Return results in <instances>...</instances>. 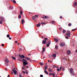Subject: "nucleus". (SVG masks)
I'll use <instances>...</instances> for the list:
<instances>
[{
  "mask_svg": "<svg viewBox=\"0 0 77 77\" xmlns=\"http://www.w3.org/2000/svg\"><path fill=\"white\" fill-rule=\"evenodd\" d=\"M15 69H13L12 70L14 72V75H16V74H17V70H15Z\"/></svg>",
  "mask_w": 77,
  "mask_h": 77,
  "instance_id": "1",
  "label": "nucleus"
},
{
  "mask_svg": "<svg viewBox=\"0 0 77 77\" xmlns=\"http://www.w3.org/2000/svg\"><path fill=\"white\" fill-rule=\"evenodd\" d=\"M69 72L70 74L72 72H74V69L72 68L70 69L69 70Z\"/></svg>",
  "mask_w": 77,
  "mask_h": 77,
  "instance_id": "2",
  "label": "nucleus"
},
{
  "mask_svg": "<svg viewBox=\"0 0 77 77\" xmlns=\"http://www.w3.org/2000/svg\"><path fill=\"white\" fill-rule=\"evenodd\" d=\"M25 58H26V59L27 60H29V61H30V62H31V61H32V59L28 57H25Z\"/></svg>",
  "mask_w": 77,
  "mask_h": 77,
  "instance_id": "3",
  "label": "nucleus"
},
{
  "mask_svg": "<svg viewBox=\"0 0 77 77\" xmlns=\"http://www.w3.org/2000/svg\"><path fill=\"white\" fill-rule=\"evenodd\" d=\"M50 43H51V42H49V41H48L47 42L46 44H47V47H48V46H49V45H50Z\"/></svg>",
  "mask_w": 77,
  "mask_h": 77,
  "instance_id": "4",
  "label": "nucleus"
},
{
  "mask_svg": "<svg viewBox=\"0 0 77 77\" xmlns=\"http://www.w3.org/2000/svg\"><path fill=\"white\" fill-rule=\"evenodd\" d=\"M54 40L55 41L57 42H59V40L57 38H54Z\"/></svg>",
  "mask_w": 77,
  "mask_h": 77,
  "instance_id": "5",
  "label": "nucleus"
},
{
  "mask_svg": "<svg viewBox=\"0 0 77 77\" xmlns=\"http://www.w3.org/2000/svg\"><path fill=\"white\" fill-rule=\"evenodd\" d=\"M77 6V2H76L75 3V5H73V6L74 7V8H76V7Z\"/></svg>",
  "mask_w": 77,
  "mask_h": 77,
  "instance_id": "6",
  "label": "nucleus"
},
{
  "mask_svg": "<svg viewBox=\"0 0 77 77\" xmlns=\"http://www.w3.org/2000/svg\"><path fill=\"white\" fill-rule=\"evenodd\" d=\"M71 53V51L69 50H68L67 51V54L69 55Z\"/></svg>",
  "mask_w": 77,
  "mask_h": 77,
  "instance_id": "7",
  "label": "nucleus"
},
{
  "mask_svg": "<svg viewBox=\"0 0 77 77\" xmlns=\"http://www.w3.org/2000/svg\"><path fill=\"white\" fill-rule=\"evenodd\" d=\"M65 44L64 43H62L60 45H61V46H65Z\"/></svg>",
  "mask_w": 77,
  "mask_h": 77,
  "instance_id": "8",
  "label": "nucleus"
},
{
  "mask_svg": "<svg viewBox=\"0 0 77 77\" xmlns=\"http://www.w3.org/2000/svg\"><path fill=\"white\" fill-rule=\"evenodd\" d=\"M24 64L26 65H28V63L27 62H23V65H24Z\"/></svg>",
  "mask_w": 77,
  "mask_h": 77,
  "instance_id": "9",
  "label": "nucleus"
},
{
  "mask_svg": "<svg viewBox=\"0 0 77 77\" xmlns=\"http://www.w3.org/2000/svg\"><path fill=\"white\" fill-rule=\"evenodd\" d=\"M5 62H6L7 63H8V62H9V60H8V58L6 59L5 60Z\"/></svg>",
  "mask_w": 77,
  "mask_h": 77,
  "instance_id": "10",
  "label": "nucleus"
},
{
  "mask_svg": "<svg viewBox=\"0 0 77 77\" xmlns=\"http://www.w3.org/2000/svg\"><path fill=\"white\" fill-rule=\"evenodd\" d=\"M45 73L46 74H48V72L47 71V70H45Z\"/></svg>",
  "mask_w": 77,
  "mask_h": 77,
  "instance_id": "11",
  "label": "nucleus"
},
{
  "mask_svg": "<svg viewBox=\"0 0 77 77\" xmlns=\"http://www.w3.org/2000/svg\"><path fill=\"white\" fill-rule=\"evenodd\" d=\"M0 18L1 20H2L3 21V20H5V18H4V17H0Z\"/></svg>",
  "mask_w": 77,
  "mask_h": 77,
  "instance_id": "12",
  "label": "nucleus"
},
{
  "mask_svg": "<svg viewBox=\"0 0 77 77\" xmlns=\"http://www.w3.org/2000/svg\"><path fill=\"white\" fill-rule=\"evenodd\" d=\"M70 74L72 75H75V74L74 72H72Z\"/></svg>",
  "mask_w": 77,
  "mask_h": 77,
  "instance_id": "13",
  "label": "nucleus"
},
{
  "mask_svg": "<svg viewBox=\"0 0 77 77\" xmlns=\"http://www.w3.org/2000/svg\"><path fill=\"white\" fill-rule=\"evenodd\" d=\"M20 58H25V57L23 55H22L21 57H20Z\"/></svg>",
  "mask_w": 77,
  "mask_h": 77,
  "instance_id": "14",
  "label": "nucleus"
},
{
  "mask_svg": "<svg viewBox=\"0 0 77 77\" xmlns=\"http://www.w3.org/2000/svg\"><path fill=\"white\" fill-rule=\"evenodd\" d=\"M53 57H56V54H54L53 55H52Z\"/></svg>",
  "mask_w": 77,
  "mask_h": 77,
  "instance_id": "15",
  "label": "nucleus"
},
{
  "mask_svg": "<svg viewBox=\"0 0 77 77\" xmlns=\"http://www.w3.org/2000/svg\"><path fill=\"white\" fill-rule=\"evenodd\" d=\"M48 69V66H45V70H47V69Z\"/></svg>",
  "mask_w": 77,
  "mask_h": 77,
  "instance_id": "16",
  "label": "nucleus"
},
{
  "mask_svg": "<svg viewBox=\"0 0 77 77\" xmlns=\"http://www.w3.org/2000/svg\"><path fill=\"white\" fill-rule=\"evenodd\" d=\"M23 60H22V61H23H23H24V62H27V60H26V59L23 58Z\"/></svg>",
  "mask_w": 77,
  "mask_h": 77,
  "instance_id": "17",
  "label": "nucleus"
},
{
  "mask_svg": "<svg viewBox=\"0 0 77 77\" xmlns=\"http://www.w3.org/2000/svg\"><path fill=\"white\" fill-rule=\"evenodd\" d=\"M42 43L43 44H45V43H46V41H45L44 40L42 42Z\"/></svg>",
  "mask_w": 77,
  "mask_h": 77,
  "instance_id": "18",
  "label": "nucleus"
},
{
  "mask_svg": "<svg viewBox=\"0 0 77 77\" xmlns=\"http://www.w3.org/2000/svg\"><path fill=\"white\" fill-rule=\"evenodd\" d=\"M66 35L67 36H69V37H70V34L68 33H67Z\"/></svg>",
  "mask_w": 77,
  "mask_h": 77,
  "instance_id": "19",
  "label": "nucleus"
},
{
  "mask_svg": "<svg viewBox=\"0 0 77 77\" xmlns=\"http://www.w3.org/2000/svg\"><path fill=\"white\" fill-rule=\"evenodd\" d=\"M45 51V48H43V51H42V53H44Z\"/></svg>",
  "mask_w": 77,
  "mask_h": 77,
  "instance_id": "20",
  "label": "nucleus"
},
{
  "mask_svg": "<svg viewBox=\"0 0 77 77\" xmlns=\"http://www.w3.org/2000/svg\"><path fill=\"white\" fill-rule=\"evenodd\" d=\"M9 9H13V6H10V7H9Z\"/></svg>",
  "mask_w": 77,
  "mask_h": 77,
  "instance_id": "21",
  "label": "nucleus"
},
{
  "mask_svg": "<svg viewBox=\"0 0 77 77\" xmlns=\"http://www.w3.org/2000/svg\"><path fill=\"white\" fill-rule=\"evenodd\" d=\"M12 58L14 60H16V58L15 57H12Z\"/></svg>",
  "mask_w": 77,
  "mask_h": 77,
  "instance_id": "22",
  "label": "nucleus"
},
{
  "mask_svg": "<svg viewBox=\"0 0 77 77\" xmlns=\"http://www.w3.org/2000/svg\"><path fill=\"white\" fill-rule=\"evenodd\" d=\"M12 2H13L14 3H16V1H15V0H11Z\"/></svg>",
  "mask_w": 77,
  "mask_h": 77,
  "instance_id": "23",
  "label": "nucleus"
},
{
  "mask_svg": "<svg viewBox=\"0 0 77 77\" xmlns=\"http://www.w3.org/2000/svg\"><path fill=\"white\" fill-rule=\"evenodd\" d=\"M18 60H20V61H21V62H23V61H22V60L21 59H20L19 58H18Z\"/></svg>",
  "mask_w": 77,
  "mask_h": 77,
  "instance_id": "24",
  "label": "nucleus"
},
{
  "mask_svg": "<svg viewBox=\"0 0 77 77\" xmlns=\"http://www.w3.org/2000/svg\"><path fill=\"white\" fill-rule=\"evenodd\" d=\"M5 65L6 66H8V63H5Z\"/></svg>",
  "mask_w": 77,
  "mask_h": 77,
  "instance_id": "25",
  "label": "nucleus"
},
{
  "mask_svg": "<svg viewBox=\"0 0 77 77\" xmlns=\"http://www.w3.org/2000/svg\"><path fill=\"white\" fill-rule=\"evenodd\" d=\"M40 26H41V25H40V23H39L37 25V27L38 26V27H40Z\"/></svg>",
  "mask_w": 77,
  "mask_h": 77,
  "instance_id": "26",
  "label": "nucleus"
},
{
  "mask_svg": "<svg viewBox=\"0 0 77 77\" xmlns=\"http://www.w3.org/2000/svg\"><path fill=\"white\" fill-rule=\"evenodd\" d=\"M22 24H23V23H24V20L22 19Z\"/></svg>",
  "mask_w": 77,
  "mask_h": 77,
  "instance_id": "27",
  "label": "nucleus"
},
{
  "mask_svg": "<svg viewBox=\"0 0 77 77\" xmlns=\"http://www.w3.org/2000/svg\"><path fill=\"white\" fill-rule=\"evenodd\" d=\"M51 23H53L54 24V23H55V21H51Z\"/></svg>",
  "mask_w": 77,
  "mask_h": 77,
  "instance_id": "28",
  "label": "nucleus"
},
{
  "mask_svg": "<svg viewBox=\"0 0 77 77\" xmlns=\"http://www.w3.org/2000/svg\"><path fill=\"white\" fill-rule=\"evenodd\" d=\"M55 48L56 50H57L58 49V48H57V45H56L55 46Z\"/></svg>",
  "mask_w": 77,
  "mask_h": 77,
  "instance_id": "29",
  "label": "nucleus"
},
{
  "mask_svg": "<svg viewBox=\"0 0 77 77\" xmlns=\"http://www.w3.org/2000/svg\"><path fill=\"white\" fill-rule=\"evenodd\" d=\"M40 65H42V66L44 64H43L42 63L40 62Z\"/></svg>",
  "mask_w": 77,
  "mask_h": 77,
  "instance_id": "30",
  "label": "nucleus"
},
{
  "mask_svg": "<svg viewBox=\"0 0 77 77\" xmlns=\"http://www.w3.org/2000/svg\"><path fill=\"white\" fill-rule=\"evenodd\" d=\"M19 77H23V76H22V75L20 73L19 74Z\"/></svg>",
  "mask_w": 77,
  "mask_h": 77,
  "instance_id": "31",
  "label": "nucleus"
},
{
  "mask_svg": "<svg viewBox=\"0 0 77 77\" xmlns=\"http://www.w3.org/2000/svg\"><path fill=\"white\" fill-rule=\"evenodd\" d=\"M21 15L19 14V19H20V18H21Z\"/></svg>",
  "mask_w": 77,
  "mask_h": 77,
  "instance_id": "32",
  "label": "nucleus"
},
{
  "mask_svg": "<svg viewBox=\"0 0 77 77\" xmlns=\"http://www.w3.org/2000/svg\"><path fill=\"white\" fill-rule=\"evenodd\" d=\"M63 33H65L66 32V31L65 30H63Z\"/></svg>",
  "mask_w": 77,
  "mask_h": 77,
  "instance_id": "33",
  "label": "nucleus"
},
{
  "mask_svg": "<svg viewBox=\"0 0 77 77\" xmlns=\"http://www.w3.org/2000/svg\"><path fill=\"white\" fill-rule=\"evenodd\" d=\"M7 38H9V37H10V35H9L8 34L7 35Z\"/></svg>",
  "mask_w": 77,
  "mask_h": 77,
  "instance_id": "34",
  "label": "nucleus"
},
{
  "mask_svg": "<svg viewBox=\"0 0 77 77\" xmlns=\"http://www.w3.org/2000/svg\"><path fill=\"white\" fill-rule=\"evenodd\" d=\"M49 71H50V72H52V70H51V69H49Z\"/></svg>",
  "mask_w": 77,
  "mask_h": 77,
  "instance_id": "35",
  "label": "nucleus"
},
{
  "mask_svg": "<svg viewBox=\"0 0 77 77\" xmlns=\"http://www.w3.org/2000/svg\"><path fill=\"white\" fill-rule=\"evenodd\" d=\"M67 32H68V33H69V34H71V32H70V31H67Z\"/></svg>",
  "mask_w": 77,
  "mask_h": 77,
  "instance_id": "36",
  "label": "nucleus"
},
{
  "mask_svg": "<svg viewBox=\"0 0 77 77\" xmlns=\"http://www.w3.org/2000/svg\"><path fill=\"white\" fill-rule=\"evenodd\" d=\"M35 18H36V17H32V19H33V20H35Z\"/></svg>",
  "mask_w": 77,
  "mask_h": 77,
  "instance_id": "37",
  "label": "nucleus"
},
{
  "mask_svg": "<svg viewBox=\"0 0 77 77\" xmlns=\"http://www.w3.org/2000/svg\"><path fill=\"white\" fill-rule=\"evenodd\" d=\"M69 26H71V23H70L69 24Z\"/></svg>",
  "mask_w": 77,
  "mask_h": 77,
  "instance_id": "38",
  "label": "nucleus"
},
{
  "mask_svg": "<svg viewBox=\"0 0 77 77\" xmlns=\"http://www.w3.org/2000/svg\"><path fill=\"white\" fill-rule=\"evenodd\" d=\"M20 14H23V12H22V11H21V10L20 11Z\"/></svg>",
  "mask_w": 77,
  "mask_h": 77,
  "instance_id": "39",
  "label": "nucleus"
},
{
  "mask_svg": "<svg viewBox=\"0 0 77 77\" xmlns=\"http://www.w3.org/2000/svg\"><path fill=\"white\" fill-rule=\"evenodd\" d=\"M0 24H2V23H3V22H2V21L0 20Z\"/></svg>",
  "mask_w": 77,
  "mask_h": 77,
  "instance_id": "40",
  "label": "nucleus"
},
{
  "mask_svg": "<svg viewBox=\"0 0 77 77\" xmlns=\"http://www.w3.org/2000/svg\"><path fill=\"white\" fill-rule=\"evenodd\" d=\"M26 74H28V71H26Z\"/></svg>",
  "mask_w": 77,
  "mask_h": 77,
  "instance_id": "41",
  "label": "nucleus"
},
{
  "mask_svg": "<svg viewBox=\"0 0 77 77\" xmlns=\"http://www.w3.org/2000/svg\"><path fill=\"white\" fill-rule=\"evenodd\" d=\"M41 24H45V23H42Z\"/></svg>",
  "mask_w": 77,
  "mask_h": 77,
  "instance_id": "42",
  "label": "nucleus"
},
{
  "mask_svg": "<svg viewBox=\"0 0 77 77\" xmlns=\"http://www.w3.org/2000/svg\"><path fill=\"white\" fill-rule=\"evenodd\" d=\"M52 75H53V76H54V75H55V74L54 73H53L52 74Z\"/></svg>",
  "mask_w": 77,
  "mask_h": 77,
  "instance_id": "43",
  "label": "nucleus"
},
{
  "mask_svg": "<svg viewBox=\"0 0 77 77\" xmlns=\"http://www.w3.org/2000/svg\"><path fill=\"white\" fill-rule=\"evenodd\" d=\"M77 29H73L72 30V31H74L75 30H76Z\"/></svg>",
  "mask_w": 77,
  "mask_h": 77,
  "instance_id": "44",
  "label": "nucleus"
},
{
  "mask_svg": "<svg viewBox=\"0 0 77 77\" xmlns=\"http://www.w3.org/2000/svg\"><path fill=\"white\" fill-rule=\"evenodd\" d=\"M63 71H65V68L64 67L63 68Z\"/></svg>",
  "mask_w": 77,
  "mask_h": 77,
  "instance_id": "45",
  "label": "nucleus"
},
{
  "mask_svg": "<svg viewBox=\"0 0 77 77\" xmlns=\"http://www.w3.org/2000/svg\"><path fill=\"white\" fill-rule=\"evenodd\" d=\"M40 77H43V75H40Z\"/></svg>",
  "mask_w": 77,
  "mask_h": 77,
  "instance_id": "46",
  "label": "nucleus"
},
{
  "mask_svg": "<svg viewBox=\"0 0 77 77\" xmlns=\"http://www.w3.org/2000/svg\"><path fill=\"white\" fill-rule=\"evenodd\" d=\"M43 18H45V16H43Z\"/></svg>",
  "mask_w": 77,
  "mask_h": 77,
  "instance_id": "47",
  "label": "nucleus"
},
{
  "mask_svg": "<svg viewBox=\"0 0 77 77\" xmlns=\"http://www.w3.org/2000/svg\"><path fill=\"white\" fill-rule=\"evenodd\" d=\"M53 67H54V68H56V65H54L53 66Z\"/></svg>",
  "mask_w": 77,
  "mask_h": 77,
  "instance_id": "48",
  "label": "nucleus"
},
{
  "mask_svg": "<svg viewBox=\"0 0 77 77\" xmlns=\"http://www.w3.org/2000/svg\"><path fill=\"white\" fill-rule=\"evenodd\" d=\"M38 17V15H35V17L36 18V17Z\"/></svg>",
  "mask_w": 77,
  "mask_h": 77,
  "instance_id": "49",
  "label": "nucleus"
},
{
  "mask_svg": "<svg viewBox=\"0 0 77 77\" xmlns=\"http://www.w3.org/2000/svg\"><path fill=\"white\" fill-rule=\"evenodd\" d=\"M60 69H62V67L60 66Z\"/></svg>",
  "mask_w": 77,
  "mask_h": 77,
  "instance_id": "50",
  "label": "nucleus"
},
{
  "mask_svg": "<svg viewBox=\"0 0 77 77\" xmlns=\"http://www.w3.org/2000/svg\"><path fill=\"white\" fill-rule=\"evenodd\" d=\"M23 74H25V73H26L25 72H24V71H23Z\"/></svg>",
  "mask_w": 77,
  "mask_h": 77,
  "instance_id": "51",
  "label": "nucleus"
},
{
  "mask_svg": "<svg viewBox=\"0 0 77 77\" xmlns=\"http://www.w3.org/2000/svg\"><path fill=\"white\" fill-rule=\"evenodd\" d=\"M13 72L12 71H11V74H13Z\"/></svg>",
  "mask_w": 77,
  "mask_h": 77,
  "instance_id": "52",
  "label": "nucleus"
},
{
  "mask_svg": "<svg viewBox=\"0 0 77 77\" xmlns=\"http://www.w3.org/2000/svg\"><path fill=\"white\" fill-rule=\"evenodd\" d=\"M4 45V44H2V47H3Z\"/></svg>",
  "mask_w": 77,
  "mask_h": 77,
  "instance_id": "53",
  "label": "nucleus"
},
{
  "mask_svg": "<svg viewBox=\"0 0 77 77\" xmlns=\"http://www.w3.org/2000/svg\"><path fill=\"white\" fill-rule=\"evenodd\" d=\"M25 68L24 67H23L22 68V69H24Z\"/></svg>",
  "mask_w": 77,
  "mask_h": 77,
  "instance_id": "54",
  "label": "nucleus"
},
{
  "mask_svg": "<svg viewBox=\"0 0 77 77\" xmlns=\"http://www.w3.org/2000/svg\"><path fill=\"white\" fill-rule=\"evenodd\" d=\"M66 39H68L69 38L68 37V36H66Z\"/></svg>",
  "mask_w": 77,
  "mask_h": 77,
  "instance_id": "55",
  "label": "nucleus"
},
{
  "mask_svg": "<svg viewBox=\"0 0 77 77\" xmlns=\"http://www.w3.org/2000/svg\"><path fill=\"white\" fill-rule=\"evenodd\" d=\"M57 71H59V69H57Z\"/></svg>",
  "mask_w": 77,
  "mask_h": 77,
  "instance_id": "56",
  "label": "nucleus"
},
{
  "mask_svg": "<svg viewBox=\"0 0 77 77\" xmlns=\"http://www.w3.org/2000/svg\"><path fill=\"white\" fill-rule=\"evenodd\" d=\"M45 40H46V39H48V38H45Z\"/></svg>",
  "mask_w": 77,
  "mask_h": 77,
  "instance_id": "57",
  "label": "nucleus"
},
{
  "mask_svg": "<svg viewBox=\"0 0 77 77\" xmlns=\"http://www.w3.org/2000/svg\"><path fill=\"white\" fill-rule=\"evenodd\" d=\"M48 17L45 16V18H46L47 19V18Z\"/></svg>",
  "mask_w": 77,
  "mask_h": 77,
  "instance_id": "58",
  "label": "nucleus"
},
{
  "mask_svg": "<svg viewBox=\"0 0 77 77\" xmlns=\"http://www.w3.org/2000/svg\"><path fill=\"white\" fill-rule=\"evenodd\" d=\"M49 75H52V74L51 73H49Z\"/></svg>",
  "mask_w": 77,
  "mask_h": 77,
  "instance_id": "59",
  "label": "nucleus"
},
{
  "mask_svg": "<svg viewBox=\"0 0 77 77\" xmlns=\"http://www.w3.org/2000/svg\"><path fill=\"white\" fill-rule=\"evenodd\" d=\"M15 42L16 43H18V42L17 41H15Z\"/></svg>",
  "mask_w": 77,
  "mask_h": 77,
  "instance_id": "60",
  "label": "nucleus"
},
{
  "mask_svg": "<svg viewBox=\"0 0 77 77\" xmlns=\"http://www.w3.org/2000/svg\"><path fill=\"white\" fill-rule=\"evenodd\" d=\"M8 77H10V75H8Z\"/></svg>",
  "mask_w": 77,
  "mask_h": 77,
  "instance_id": "61",
  "label": "nucleus"
},
{
  "mask_svg": "<svg viewBox=\"0 0 77 77\" xmlns=\"http://www.w3.org/2000/svg\"><path fill=\"white\" fill-rule=\"evenodd\" d=\"M23 66H26V64H23Z\"/></svg>",
  "mask_w": 77,
  "mask_h": 77,
  "instance_id": "62",
  "label": "nucleus"
},
{
  "mask_svg": "<svg viewBox=\"0 0 77 77\" xmlns=\"http://www.w3.org/2000/svg\"><path fill=\"white\" fill-rule=\"evenodd\" d=\"M9 39H10V40L11 39V38L9 37Z\"/></svg>",
  "mask_w": 77,
  "mask_h": 77,
  "instance_id": "63",
  "label": "nucleus"
},
{
  "mask_svg": "<svg viewBox=\"0 0 77 77\" xmlns=\"http://www.w3.org/2000/svg\"><path fill=\"white\" fill-rule=\"evenodd\" d=\"M29 14H32V13H31V12H29Z\"/></svg>",
  "mask_w": 77,
  "mask_h": 77,
  "instance_id": "64",
  "label": "nucleus"
}]
</instances>
